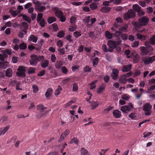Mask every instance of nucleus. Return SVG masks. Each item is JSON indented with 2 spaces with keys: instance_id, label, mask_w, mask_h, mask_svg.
<instances>
[{
  "instance_id": "obj_3",
  "label": "nucleus",
  "mask_w": 155,
  "mask_h": 155,
  "mask_svg": "<svg viewBox=\"0 0 155 155\" xmlns=\"http://www.w3.org/2000/svg\"><path fill=\"white\" fill-rule=\"evenodd\" d=\"M135 16V12L131 9H129L127 12L124 15V17L125 19L128 20L131 18L134 17Z\"/></svg>"
},
{
  "instance_id": "obj_27",
  "label": "nucleus",
  "mask_w": 155,
  "mask_h": 155,
  "mask_svg": "<svg viewBox=\"0 0 155 155\" xmlns=\"http://www.w3.org/2000/svg\"><path fill=\"white\" fill-rule=\"evenodd\" d=\"M90 8L92 10H94L97 8L98 6L95 3H92L90 4Z\"/></svg>"
},
{
  "instance_id": "obj_44",
  "label": "nucleus",
  "mask_w": 155,
  "mask_h": 155,
  "mask_svg": "<svg viewBox=\"0 0 155 155\" xmlns=\"http://www.w3.org/2000/svg\"><path fill=\"white\" fill-rule=\"evenodd\" d=\"M91 17L90 16H86L84 20V22L85 24H87V25L89 24L90 21Z\"/></svg>"
},
{
  "instance_id": "obj_29",
  "label": "nucleus",
  "mask_w": 155,
  "mask_h": 155,
  "mask_svg": "<svg viewBox=\"0 0 155 155\" xmlns=\"http://www.w3.org/2000/svg\"><path fill=\"white\" fill-rule=\"evenodd\" d=\"M132 7L134 10L137 12H139V10H140L141 8V7L137 4L134 5L132 6Z\"/></svg>"
},
{
  "instance_id": "obj_20",
  "label": "nucleus",
  "mask_w": 155,
  "mask_h": 155,
  "mask_svg": "<svg viewBox=\"0 0 155 155\" xmlns=\"http://www.w3.org/2000/svg\"><path fill=\"white\" fill-rule=\"evenodd\" d=\"M68 135L67 130L64 133H63L61 135L60 138L59 140V142H61L64 139L65 137H66Z\"/></svg>"
},
{
  "instance_id": "obj_17",
  "label": "nucleus",
  "mask_w": 155,
  "mask_h": 155,
  "mask_svg": "<svg viewBox=\"0 0 155 155\" xmlns=\"http://www.w3.org/2000/svg\"><path fill=\"white\" fill-rule=\"evenodd\" d=\"M5 76L9 78L12 77V69L8 68L5 71Z\"/></svg>"
},
{
  "instance_id": "obj_14",
  "label": "nucleus",
  "mask_w": 155,
  "mask_h": 155,
  "mask_svg": "<svg viewBox=\"0 0 155 155\" xmlns=\"http://www.w3.org/2000/svg\"><path fill=\"white\" fill-rule=\"evenodd\" d=\"M38 38L37 36L33 35H31L28 38V41H32L34 43H36L38 40Z\"/></svg>"
},
{
  "instance_id": "obj_64",
  "label": "nucleus",
  "mask_w": 155,
  "mask_h": 155,
  "mask_svg": "<svg viewBox=\"0 0 155 155\" xmlns=\"http://www.w3.org/2000/svg\"><path fill=\"white\" fill-rule=\"evenodd\" d=\"M38 61H43L44 60L45 57L43 56H39L38 57Z\"/></svg>"
},
{
  "instance_id": "obj_21",
  "label": "nucleus",
  "mask_w": 155,
  "mask_h": 155,
  "mask_svg": "<svg viewBox=\"0 0 155 155\" xmlns=\"http://www.w3.org/2000/svg\"><path fill=\"white\" fill-rule=\"evenodd\" d=\"M77 27V26L75 24H71L69 26L68 30L71 32L74 31L76 30Z\"/></svg>"
},
{
  "instance_id": "obj_32",
  "label": "nucleus",
  "mask_w": 155,
  "mask_h": 155,
  "mask_svg": "<svg viewBox=\"0 0 155 155\" xmlns=\"http://www.w3.org/2000/svg\"><path fill=\"white\" fill-rule=\"evenodd\" d=\"M136 36L138 39L144 40L146 38V36H145L144 35H142L139 33L137 34Z\"/></svg>"
},
{
  "instance_id": "obj_55",
  "label": "nucleus",
  "mask_w": 155,
  "mask_h": 155,
  "mask_svg": "<svg viewBox=\"0 0 155 155\" xmlns=\"http://www.w3.org/2000/svg\"><path fill=\"white\" fill-rule=\"evenodd\" d=\"M102 48L103 51L105 52H107L108 50L107 48V46L105 44H103L102 46Z\"/></svg>"
},
{
  "instance_id": "obj_40",
  "label": "nucleus",
  "mask_w": 155,
  "mask_h": 155,
  "mask_svg": "<svg viewBox=\"0 0 155 155\" xmlns=\"http://www.w3.org/2000/svg\"><path fill=\"white\" fill-rule=\"evenodd\" d=\"M81 155H90L88 153V151L84 148H82L81 150Z\"/></svg>"
},
{
  "instance_id": "obj_61",
  "label": "nucleus",
  "mask_w": 155,
  "mask_h": 155,
  "mask_svg": "<svg viewBox=\"0 0 155 155\" xmlns=\"http://www.w3.org/2000/svg\"><path fill=\"white\" fill-rule=\"evenodd\" d=\"M89 37L92 38H95L96 36L93 31H90L89 33Z\"/></svg>"
},
{
  "instance_id": "obj_13",
  "label": "nucleus",
  "mask_w": 155,
  "mask_h": 155,
  "mask_svg": "<svg viewBox=\"0 0 155 155\" xmlns=\"http://www.w3.org/2000/svg\"><path fill=\"white\" fill-rule=\"evenodd\" d=\"M119 71L116 68H114L112 70V72L111 74V76L114 80L117 79L118 77Z\"/></svg>"
},
{
  "instance_id": "obj_47",
  "label": "nucleus",
  "mask_w": 155,
  "mask_h": 155,
  "mask_svg": "<svg viewBox=\"0 0 155 155\" xmlns=\"http://www.w3.org/2000/svg\"><path fill=\"white\" fill-rule=\"evenodd\" d=\"M74 36L76 38H78V37L81 36V32H78L77 31L74 32Z\"/></svg>"
},
{
  "instance_id": "obj_53",
  "label": "nucleus",
  "mask_w": 155,
  "mask_h": 155,
  "mask_svg": "<svg viewBox=\"0 0 155 155\" xmlns=\"http://www.w3.org/2000/svg\"><path fill=\"white\" fill-rule=\"evenodd\" d=\"M32 4L31 2H29L26 4L24 6L25 8V9H27L28 8H29L31 7L32 6Z\"/></svg>"
},
{
  "instance_id": "obj_31",
  "label": "nucleus",
  "mask_w": 155,
  "mask_h": 155,
  "mask_svg": "<svg viewBox=\"0 0 155 155\" xmlns=\"http://www.w3.org/2000/svg\"><path fill=\"white\" fill-rule=\"evenodd\" d=\"M105 35L106 37L108 39H111L113 37V35L112 34L108 31L105 32Z\"/></svg>"
},
{
  "instance_id": "obj_4",
  "label": "nucleus",
  "mask_w": 155,
  "mask_h": 155,
  "mask_svg": "<svg viewBox=\"0 0 155 155\" xmlns=\"http://www.w3.org/2000/svg\"><path fill=\"white\" fill-rule=\"evenodd\" d=\"M121 41L120 39H117L116 41H109L107 44L109 47L112 49L116 48V46L121 44Z\"/></svg>"
},
{
  "instance_id": "obj_63",
  "label": "nucleus",
  "mask_w": 155,
  "mask_h": 155,
  "mask_svg": "<svg viewBox=\"0 0 155 155\" xmlns=\"http://www.w3.org/2000/svg\"><path fill=\"white\" fill-rule=\"evenodd\" d=\"M18 57L15 56H13L12 58V62L14 63H16L18 62Z\"/></svg>"
},
{
  "instance_id": "obj_2",
  "label": "nucleus",
  "mask_w": 155,
  "mask_h": 155,
  "mask_svg": "<svg viewBox=\"0 0 155 155\" xmlns=\"http://www.w3.org/2000/svg\"><path fill=\"white\" fill-rule=\"evenodd\" d=\"M152 106L149 103L145 104L143 107V110L145 111L144 114L145 116L150 115L152 113L151 109Z\"/></svg>"
},
{
  "instance_id": "obj_34",
  "label": "nucleus",
  "mask_w": 155,
  "mask_h": 155,
  "mask_svg": "<svg viewBox=\"0 0 155 155\" xmlns=\"http://www.w3.org/2000/svg\"><path fill=\"white\" fill-rule=\"evenodd\" d=\"M62 62L59 61H56L55 66L56 68H59L62 66Z\"/></svg>"
},
{
  "instance_id": "obj_49",
  "label": "nucleus",
  "mask_w": 155,
  "mask_h": 155,
  "mask_svg": "<svg viewBox=\"0 0 155 155\" xmlns=\"http://www.w3.org/2000/svg\"><path fill=\"white\" fill-rule=\"evenodd\" d=\"M84 71L85 72H89L91 71V69L90 68L89 66L88 65H86V66L84 68Z\"/></svg>"
},
{
  "instance_id": "obj_28",
  "label": "nucleus",
  "mask_w": 155,
  "mask_h": 155,
  "mask_svg": "<svg viewBox=\"0 0 155 155\" xmlns=\"http://www.w3.org/2000/svg\"><path fill=\"white\" fill-rule=\"evenodd\" d=\"M96 21V19L95 18H92L90 19V21L91 22V24H88L87 25H86L89 28H91L92 27V25Z\"/></svg>"
},
{
  "instance_id": "obj_37",
  "label": "nucleus",
  "mask_w": 155,
  "mask_h": 155,
  "mask_svg": "<svg viewBox=\"0 0 155 155\" xmlns=\"http://www.w3.org/2000/svg\"><path fill=\"white\" fill-rule=\"evenodd\" d=\"M97 80H95L94 81L92 82L90 84V89H93L96 87V86L95 84V83L97 82Z\"/></svg>"
},
{
  "instance_id": "obj_42",
  "label": "nucleus",
  "mask_w": 155,
  "mask_h": 155,
  "mask_svg": "<svg viewBox=\"0 0 155 155\" xmlns=\"http://www.w3.org/2000/svg\"><path fill=\"white\" fill-rule=\"evenodd\" d=\"M42 28L44 27L45 26V22L44 19H42L41 21L38 22Z\"/></svg>"
},
{
  "instance_id": "obj_1",
  "label": "nucleus",
  "mask_w": 155,
  "mask_h": 155,
  "mask_svg": "<svg viewBox=\"0 0 155 155\" xmlns=\"http://www.w3.org/2000/svg\"><path fill=\"white\" fill-rule=\"evenodd\" d=\"M37 107V110L38 111L36 115L37 118H41L46 115V113L48 112L47 110H45L47 108L45 107L43 105H38Z\"/></svg>"
},
{
  "instance_id": "obj_60",
  "label": "nucleus",
  "mask_w": 155,
  "mask_h": 155,
  "mask_svg": "<svg viewBox=\"0 0 155 155\" xmlns=\"http://www.w3.org/2000/svg\"><path fill=\"white\" fill-rule=\"evenodd\" d=\"M122 33L121 31H115L114 35L117 37H119L120 36H121Z\"/></svg>"
},
{
  "instance_id": "obj_24",
  "label": "nucleus",
  "mask_w": 155,
  "mask_h": 155,
  "mask_svg": "<svg viewBox=\"0 0 155 155\" xmlns=\"http://www.w3.org/2000/svg\"><path fill=\"white\" fill-rule=\"evenodd\" d=\"M56 21V18L55 17L53 16H50L48 17L47 19L48 23L49 24H51Z\"/></svg>"
},
{
  "instance_id": "obj_54",
  "label": "nucleus",
  "mask_w": 155,
  "mask_h": 155,
  "mask_svg": "<svg viewBox=\"0 0 155 155\" xmlns=\"http://www.w3.org/2000/svg\"><path fill=\"white\" fill-rule=\"evenodd\" d=\"M78 90V87L77 84L76 83L73 84V91L76 92Z\"/></svg>"
},
{
  "instance_id": "obj_57",
  "label": "nucleus",
  "mask_w": 155,
  "mask_h": 155,
  "mask_svg": "<svg viewBox=\"0 0 155 155\" xmlns=\"http://www.w3.org/2000/svg\"><path fill=\"white\" fill-rule=\"evenodd\" d=\"M152 134V133L151 132H149L145 134V133L144 132L143 133V135H144L143 137L144 138H146L148 137H150Z\"/></svg>"
},
{
  "instance_id": "obj_33",
  "label": "nucleus",
  "mask_w": 155,
  "mask_h": 155,
  "mask_svg": "<svg viewBox=\"0 0 155 155\" xmlns=\"http://www.w3.org/2000/svg\"><path fill=\"white\" fill-rule=\"evenodd\" d=\"M19 48L20 49L25 50L27 48V45L26 43L23 42L19 45Z\"/></svg>"
},
{
  "instance_id": "obj_10",
  "label": "nucleus",
  "mask_w": 155,
  "mask_h": 155,
  "mask_svg": "<svg viewBox=\"0 0 155 155\" xmlns=\"http://www.w3.org/2000/svg\"><path fill=\"white\" fill-rule=\"evenodd\" d=\"M149 20V18L147 17L143 16L139 19L138 21L141 25L144 26L146 25L147 24Z\"/></svg>"
},
{
  "instance_id": "obj_19",
  "label": "nucleus",
  "mask_w": 155,
  "mask_h": 155,
  "mask_svg": "<svg viewBox=\"0 0 155 155\" xmlns=\"http://www.w3.org/2000/svg\"><path fill=\"white\" fill-rule=\"evenodd\" d=\"M10 127L9 125H7L5 127L0 128V136L2 134H4L7 131Z\"/></svg>"
},
{
  "instance_id": "obj_18",
  "label": "nucleus",
  "mask_w": 155,
  "mask_h": 155,
  "mask_svg": "<svg viewBox=\"0 0 155 155\" xmlns=\"http://www.w3.org/2000/svg\"><path fill=\"white\" fill-rule=\"evenodd\" d=\"M132 65L131 64H128L126 65H124L123 66L122 71L123 72H128L129 71L131 68Z\"/></svg>"
},
{
  "instance_id": "obj_9",
  "label": "nucleus",
  "mask_w": 155,
  "mask_h": 155,
  "mask_svg": "<svg viewBox=\"0 0 155 155\" xmlns=\"http://www.w3.org/2000/svg\"><path fill=\"white\" fill-rule=\"evenodd\" d=\"M142 61L144 64L147 65L155 61V56L148 58L144 57L143 58Z\"/></svg>"
},
{
  "instance_id": "obj_56",
  "label": "nucleus",
  "mask_w": 155,
  "mask_h": 155,
  "mask_svg": "<svg viewBox=\"0 0 155 155\" xmlns=\"http://www.w3.org/2000/svg\"><path fill=\"white\" fill-rule=\"evenodd\" d=\"M21 85V83L20 82H18L16 84V89L17 90H22V88H20V86Z\"/></svg>"
},
{
  "instance_id": "obj_62",
  "label": "nucleus",
  "mask_w": 155,
  "mask_h": 155,
  "mask_svg": "<svg viewBox=\"0 0 155 155\" xmlns=\"http://www.w3.org/2000/svg\"><path fill=\"white\" fill-rule=\"evenodd\" d=\"M52 28L53 30L56 31L58 30V27L57 24L55 23L53 24L52 25Z\"/></svg>"
},
{
  "instance_id": "obj_59",
  "label": "nucleus",
  "mask_w": 155,
  "mask_h": 155,
  "mask_svg": "<svg viewBox=\"0 0 155 155\" xmlns=\"http://www.w3.org/2000/svg\"><path fill=\"white\" fill-rule=\"evenodd\" d=\"M121 37V38L124 40H127V35L125 34H122Z\"/></svg>"
},
{
  "instance_id": "obj_38",
  "label": "nucleus",
  "mask_w": 155,
  "mask_h": 155,
  "mask_svg": "<svg viewBox=\"0 0 155 155\" xmlns=\"http://www.w3.org/2000/svg\"><path fill=\"white\" fill-rule=\"evenodd\" d=\"M76 21V18L74 16H72L70 18V22L71 24H75Z\"/></svg>"
},
{
  "instance_id": "obj_46",
  "label": "nucleus",
  "mask_w": 155,
  "mask_h": 155,
  "mask_svg": "<svg viewBox=\"0 0 155 155\" xmlns=\"http://www.w3.org/2000/svg\"><path fill=\"white\" fill-rule=\"evenodd\" d=\"M79 141L78 139L76 138H73L72 139L70 142V143H75L78 145Z\"/></svg>"
},
{
  "instance_id": "obj_25",
  "label": "nucleus",
  "mask_w": 155,
  "mask_h": 155,
  "mask_svg": "<svg viewBox=\"0 0 155 155\" xmlns=\"http://www.w3.org/2000/svg\"><path fill=\"white\" fill-rule=\"evenodd\" d=\"M148 43L150 45H155V35L150 38Z\"/></svg>"
},
{
  "instance_id": "obj_15",
  "label": "nucleus",
  "mask_w": 155,
  "mask_h": 155,
  "mask_svg": "<svg viewBox=\"0 0 155 155\" xmlns=\"http://www.w3.org/2000/svg\"><path fill=\"white\" fill-rule=\"evenodd\" d=\"M114 116L116 118H119L121 116V112L119 110H114L113 112Z\"/></svg>"
},
{
  "instance_id": "obj_50",
  "label": "nucleus",
  "mask_w": 155,
  "mask_h": 155,
  "mask_svg": "<svg viewBox=\"0 0 155 155\" xmlns=\"http://www.w3.org/2000/svg\"><path fill=\"white\" fill-rule=\"evenodd\" d=\"M9 12L14 17H15L17 15V13L16 12L12 10H10Z\"/></svg>"
},
{
  "instance_id": "obj_22",
  "label": "nucleus",
  "mask_w": 155,
  "mask_h": 155,
  "mask_svg": "<svg viewBox=\"0 0 155 155\" xmlns=\"http://www.w3.org/2000/svg\"><path fill=\"white\" fill-rule=\"evenodd\" d=\"M49 64V61L48 60H44L41 63V66L44 68H45L47 67Z\"/></svg>"
},
{
  "instance_id": "obj_51",
  "label": "nucleus",
  "mask_w": 155,
  "mask_h": 155,
  "mask_svg": "<svg viewBox=\"0 0 155 155\" xmlns=\"http://www.w3.org/2000/svg\"><path fill=\"white\" fill-rule=\"evenodd\" d=\"M98 61L99 58L98 57H96L93 60V66H95V65H97Z\"/></svg>"
},
{
  "instance_id": "obj_7",
  "label": "nucleus",
  "mask_w": 155,
  "mask_h": 155,
  "mask_svg": "<svg viewBox=\"0 0 155 155\" xmlns=\"http://www.w3.org/2000/svg\"><path fill=\"white\" fill-rule=\"evenodd\" d=\"M31 58L29 60L30 64L32 66H36L38 63V56L35 54H32L31 55Z\"/></svg>"
},
{
  "instance_id": "obj_5",
  "label": "nucleus",
  "mask_w": 155,
  "mask_h": 155,
  "mask_svg": "<svg viewBox=\"0 0 155 155\" xmlns=\"http://www.w3.org/2000/svg\"><path fill=\"white\" fill-rule=\"evenodd\" d=\"M18 72H16V75L19 77H24L25 76V67L23 66H20L17 69Z\"/></svg>"
},
{
  "instance_id": "obj_6",
  "label": "nucleus",
  "mask_w": 155,
  "mask_h": 155,
  "mask_svg": "<svg viewBox=\"0 0 155 155\" xmlns=\"http://www.w3.org/2000/svg\"><path fill=\"white\" fill-rule=\"evenodd\" d=\"M133 108V106L131 103H130L127 106H124L122 107L120 110L123 112L127 113L128 111H130L132 110Z\"/></svg>"
},
{
  "instance_id": "obj_48",
  "label": "nucleus",
  "mask_w": 155,
  "mask_h": 155,
  "mask_svg": "<svg viewBox=\"0 0 155 155\" xmlns=\"http://www.w3.org/2000/svg\"><path fill=\"white\" fill-rule=\"evenodd\" d=\"M33 92L35 93H37L38 91V87L35 85L32 86Z\"/></svg>"
},
{
  "instance_id": "obj_8",
  "label": "nucleus",
  "mask_w": 155,
  "mask_h": 155,
  "mask_svg": "<svg viewBox=\"0 0 155 155\" xmlns=\"http://www.w3.org/2000/svg\"><path fill=\"white\" fill-rule=\"evenodd\" d=\"M146 46L147 47V48H146L144 47H141V48H142L141 49V52L140 53L141 55L143 56L146 55L148 54L149 52V49H150V50L151 51L153 50V48H152L151 46H147L146 45Z\"/></svg>"
},
{
  "instance_id": "obj_45",
  "label": "nucleus",
  "mask_w": 155,
  "mask_h": 155,
  "mask_svg": "<svg viewBox=\"0 0 155 155\" xmlns=\"http://www.w3.org/2000/svg\"><path fill=\"white\" fill-rule=\"evenodd\" d=\"M35 68L33 67H30L28 71V73L29 74H34L35 72Z\"/></svg>"
},
{
  "instance_id": "obj_39",
  "label": "nucleus",
  "mask_w": 155,
  "mask_h": 155,
  "mask_svg": "<svg viewBox=\"0 0 155 155\" xmlns=\"http://www.w3.org/2000/svg\"><path fill=\"white\" fill-rule=\"evenodd\" d=\"M44 42L45 41L43 39H41L40 41L38 42V44H34V45L38 46V47H42Z\"/></svg>"
},
{
  "instance_id": "obj_26",
  "label": "nucleus",
  "mask_w": 155,
  "mask_h": 155,
  "mask_svg": "<svg viewBox=\"0 0 155 155\" xmlns=\"http://www.w3.org/2000/svg\"><path fill=\"white\" fill-rule=\"evenodd\" d=\"M89 103L91 104V106H92L91 108L92 110L94 109L98 106V104L97 101L89 102Z\"/></svg>"
},
{
  "instance_id": "obj_36",
  "label": "nucleus",
  "mask_w": 155,
  "mask_h": 155,
  "mask_svg": "<svg viewBox=\"0 0 155 155\" xmlns=\"http://www.w3.org/2000/svg\"><path fill=\"white\" fill-rule=\"evenodd\" d=\"M64 31L62 30L58 32L57 34V37L59 38H62L64 37Z\"/></svg>"
},
{
  "instance_id": "obj_35",
  "label": "nucleus",
  "mask_w": 155,
  "mask_h": 155,
  "mask_svg": "<svg viewBox=\"0 0 155 155\" xmlns=\"http://www.w3.org/2000/svg\"><path fill=\"white\" fill-rule=\"evenodd\" d=\"M62 90V88L61 87L59 86L58 87V88L56 90L55 92V94L56 96H57L59 95L61 92V91Z\"/></svg>"
},
{
  "instance_id": "obj_11",
  "label": "nucleus",
  "mask_w": 155,
  "mask_h": 155,
  "mask_svg": "<svg viewBox=\"0 0 155 155\" xmlns=\"http://www.w3.org/2000/svg\"><path fill=\"white\" fill-rule=\"evenodd\" d=\"M130 74L128 73L126 74L121 75L119 79V82L120 84H125L127 81V78L130 77Z\"/></svg>"
},
{
  "instance_id": "obj_43",
  "label": "nucleus",
  "mask_w": 155,
  "mask_h": 155,
  "mask_svg": "<svg viewBox=\"0 0 155 155\" xmlns=\"http://www.w3.org/2000/svg\"><path fill=\"white\" fill-rule=\"evenodd\" d=\"M43 14L41 13H39L38 14L37 21L38 22L41 21L43 18Z\"/></svg>"
},
{
  "instance_id": "obj_41",
  "label": "nucleus",
  "mask_w": 155,
  "mask_h": 155,
  "mask_svg": "<svg viewBox=\"0 0 155 155\" xmlns=\"http://www.w3.org/2000/svg\"><path fill=\"white\" fill-rule=\"evenodd\" d=\"M39 12H42L46 9V8L44 6H38L37 8Z\"/></svg>"
},
{
  "instance_id": "obj_12",
  "label": "nucleus",
  "mask_w": 155,
  "mask_h": 155,
  "mask_svg": "<svg viewBox=\"0 0 155 155\" xmlns=\"http://www.w3.org/2000/svg\"><path fill=\"white\" fill-rule=\"evenodd\" d=\"M52 9L54 12L56 16L58 18L63 16L64 14L63 12L59 10L58 8L57 7H53Z\"/></svg>"
},
{
  "instance_id": "obj_23",
  "label": "nucleus",
  "mask_w": 155,
  "mask_h": 155,
  "mask_svg": "<svg viewBox=\"0 0 155 155\" xmlns=\"http://www.w3.org/2000/svg\"><path fill=\"white\" fill-rule=\"evenodd\" d=\"M111 8L110 7H103L101 9V11L104 13L109 12Z\"/></svg>"
},
{
  "instance_id": "obj_52",
  "label": "nucleus",
  "mask_w": 155,
  "mask_h": 155,
  "mask_svg": "<svg viewBox=\"0 0 155 155\" xmlns=\"http://www.w3.org/2000/svg\"><path fill=\"white\" fill-rule=\"evenodd\" d=\"M139 44V42L138 41H134L131 45V46L134 48L137 47L138 46Z\"/></svg>"
},
{
  "instance_id": "obj_58",
  "label": "nucleus",
  "mask_w": 155,
  "mask_h": 155,
  "mask_svg": "<svg viewBox=\"0 0 155 155\" xmlns=\"http://www.w3.org/2000/svg\"><path fill=\"white\" fill-rule=\"evenodd\" d=\"M23 28L25 30L28 29V25L27 23L24 22L23 23Z\"/></svg>"
},
{
  "instance_id": "obj_16",
  "label": "nucleus",
  "mask_w": 155,
  "mask_h": 155,
  "mask_svg": "<svg viewBox=\"0 0 155 155\" xmlns=\"http://www.w3.org/2000/svg\"><path fill=\"white\" fill-rule=\"evenodd\" d=\"M106 87V85L105 84H102L97 89V92L98 94H100L102 93L105 89Z\"/></svg>"
},
{
  "instance_id": "obj_30",
  "label": "nucleus",
  "mask_w": 155,
  "mask_h": 155,
  "mask_svg": "<svg viewBox=\"0 0 155 155\" xmlns=\"http://www.w3.org/2000/svg\"><path fill=\"white\" fill-rule=\"evenodd\" d=\"M8 120V117L6 116H2L0 120V121L2 122L5 124L7 123V121Z\"/></svg>"
}]
</instances>
